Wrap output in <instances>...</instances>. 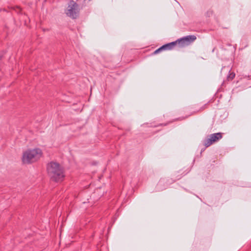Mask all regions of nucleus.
<instances>
[{"label": "nucleus", "instance_id": "obj_1", "mask_svg": "<svg viewBox=\"0 0 251 251\" xmlns=\"http://www.w3.org/2000/svg\"><path fill=\"white\" fill-rule=\"evenodd\" d=\"M47 171L50 178L54 181H61L64 177L63 170L57 163L50 162L48 164Z\"/></svg>", "mask_w": 251, "mask_h": 251}, {"label": "nucleus", "instance_id": "obj_2", "mask_svg": "<svg viewBox=\"0 0 251 251\" xmlns=\"http://www.w3.org/2000/svg\"><path fill=\"white\" fill-rule=\"evenodd\" d=\"M42 154V150L39 148L28 149L23 152L22 162L24 164H31L38 160Z\"/></svg>", "mask_w": 251, "mask_h": 251}, {"label": "nucleus", "instance_id": "obj_3", "mask_svg": "<svg viewBox=\"0 0 251 251\" xmlns=\"http://www.w3.org/2000/svg\"><path fill=\"white\" fill-rule=\"evenodd\" d=\"M197 37L195 35H191L183 37L181 38L177 39L175 42H172L174 44L171 46L172 49H174L176 46H178L179 48H183L187 46L195 41Z\"/></svg>", "mask_w": 251, "mask_h": 251}, {"label": "nucleus", "instance_id": "obj_4", "mask_svg": "<svg viewBox=\"0 0 251 251\" xmlns=\"http://www.w3.org/2000/svg\"><path fill=\"white\" fill-rule=\"evenodd\" d=\"M79 10L78 4L74 1H71L68 4L66 14L68 16L75 19L78 15Z\"/></svg>", "mask_w": 251, "mask_h": 251}, {"label": "nucleus", "instance_id": "obj_5", "mask_svg": "<svg viewBox=\"0 0 251 251\" xmlns=\"http://www.w3.org/2000/svg\"><path fill=\"white\" fill-rule=\"evenodd\" d=\"M222 137V133L221 132L211 134L203 141V145L206 147H208L213 143L218 142Z\"/></svg>", "mask_w": 251, "mask_h": 251}, {"label": "nucleus", "instance_id": "obj_6", "mask_svg": "<svg viewBox=\"0 0 251 251\" xmlns=\"http://www.w3.org/2000/svg\"><path fill=\"white\" fill-rule=\"evenodd\" d=\"M174 44V43H170L165 44V45L162 46V47H161L160 48H159V49H158L157 50H155L154 51L153 54H157L159 52L162 51V50H172L171 46L173 45Z\"/></svg>", "mask_w": 251, "mask_h": 251}, {"label": "nucleus", "instance_id": "obj_7", "mask_svg": "<svg viewBox=\"0 0 251 251\" xmlns=\"http://www.w3.org/2000/svg\"><path fill=\"white\" fill-rule=\"evenodd\" d=\"M235 74L233 72H229V73L227 77V79L228 81L232 80L235 77Z\"/></svg>", "mask_w": 251, "mask_h": 251}, {"label": "nucleus", "instance_id": "obj_8", "mask_svg": "<svg viewBox=\"0 0 251 251\" xmlns=\"http://www.w3.org/2000/svg\"><path fill=\"white\" fill-rule=\"evenodd\" d=\"M167 182V180L165 178L161 179L158 183V185H162Z\"/></svg>", "mask_w": 251, "mask_h": 251}, {"label": "nucleus", "instance_id": "obj_9", "mask_svg": "<svg viewBox=\"0 0 251 251\" xmlns=\"http://www.w3.org/2000/svg\"><path fill=\"white\" fill-rule=\"evenodd\" d=\"M204 108H204V107H201V109H200V111H202L203 110H204Z\"/></svg>", "mask_w": 251, "mask_h": 251}]
</instances>
